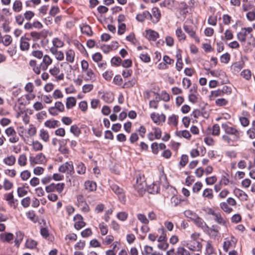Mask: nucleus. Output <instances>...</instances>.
<instances>
[{
  "label": "nucleus",
  "mask_w": 255,
  "mask_h": 255,
  "mask_svg": "<svg viewBox=\"0 0 255 255\" xmlns=\"http://www.w3.org/2000/svg\"><path fill=\"white\" fill-rule=\"evenodd\" d=\"M221 128L225 133L221 136V140L226 145L231 146H238L239 143L243 141L244 132L236 125L227 122L222 123Z\"/></svg>",
  "instance_id": "1"
},
{
  "label": "nucleus",
  "mask_w": 255,
  "mask_h": 255,
  "mask_svg": "<svg viewBox=\"0 0 255 255\" xmlns=\"http://www.w3.org/2000/svg\"><path fill=\"white\" fill-rule=\"evenodd\" d=\"M200 234L197 232L192 233L190 236V240L184 241L182 245L186 247L191 252V255L195 252H202V244L200 242Z\"/></svg>",
  "instance_id": "2"
},
{
  "label": "nucleus",
  "mask_w": 255,
  "mask_h": 255,
  "mask_svg": "<svg viewBox=\"0 0 255 255\" xmlns=\"http://www.w3.org/2000/svg\"><path fill=\"white\" fill-rule=\"evenodd\" d=\"M207 213L213 217L214 221L218 224L227 227L229 224V221L225 215H222L220 212H216L212 208L207 209Z\"/></svg>",
  "instance_id": "3"
},
{
  "label": "nucleus",
  "mask_w": 255,
  "mask_h": 255,
  "mask_svg": "<svg viewBox=\"0 0 255 255\" xmlns=\"http://www.w3.org/2000/svg\"><path fill=\"white\" fill-rule=\"evenodd\" d=\"M161 18V13L159 9L157 7H153L151 12L148 11H144V18L150 20L152 23H157Z\"/></svg>",
  "instance_id": "4"
},
{
  "label": "nucleus",
  "mask_w": 255,
  "mask_h": 255,
  "mask_svg": "<svg viewBox=\"0 0 255 255\" xmlns=\"http://www.w3.org/2000/svg\"><path fill=\"white\" fill-rule=\"evenodd\" d=\"M183 27L185 32L188 34L190 37L193 39L196 43L200 42V38L196 33L197 27L185 23L183 24Z\"/></svg>",
  "instance_id": "5"
},
{
  "label": "nucleus",
  "mask_w": 255,
  "mask_h": 255,
  "mask_svg": "<svg viewBox=\"0 0 255 255\" xmlns=\"http://www.w3.org/2000/svg\"><path fill=\"white\" fill-rule=\"evenodd\" d=\"M253 31V28L251 27L242 28L241 31L237 34L238 39L242 43H245L246 41L247 36L248 34H250L251 38H253L255 40V37L251 33Z\"/></svg>",
  "instance_id": "6"
},
{
  "label": "nucleus",
  "mask_w": 255,
  "mask_h": 255,
  "mask_svg": "<svg viewBox=\"0 0 255 255\" xmlns=\"http://www.w3.org/2000/svg\"><path fill=\"white\" fill-rule=\"evenodd\" d=\"M237 241V239L233 236H231L229 238H225L223 246L224 251L225 252H227L230 249L235 248L236 246Z\"/></svg>",
  "instance_id": "7"
},
{
  "label": "nucleus",
  "mask_w": 255,
  "mask_h": 255,
  "mask_svg": "<svg viewBox=\"0 0 255 255\" xmlns=\"http://www.w3.org/2000/svg\"><path fill=\"white\" fill-rule=\"evenodd\" d=\"M58 170L61 173H67L72 175L74 173V166L72 161L66 162L59 167Z\"/></svg>",
  "instance_id": "8"
},
{
  "label": "nucleus",
  "mask_w": 255,
  "mask_h": 255,
  "mask_svg": "<svg viewBox=\"0 0 255 255\" xmlns=\"http://www.w3.org/2000/svg\"><path fill=\"white\" fill-rule=\"evenodd\" d=\"M150 117L152 121L157 126L162 125L166 120V116L163 113L159 114L153 112L150 114Z\"/></svg>",
  "instance_id": "9"
},
{
  "label": "nucleus",
  "mask_w": 255,
  "mask_h": 255,
  "mask_svg": "<svg viewBox=\"0 0 255 255\" xmlns=\"http://www.w3.org/2000/svg\"><path fill=\"white\" fill-rule=\"evenodd\" d=\"M29 162L31 166L35 164H41L46 163V160L45 155L42 153L37 154L35 156H30Z\"/></svg>",
  "instance_id": "10"
},
{
  "label": "nucleus",
  "mask_w": 255,
  "mask_h": 255,
  "mask_svg": "<svg viewBox=\"0 0 255 255\" xmlns=\"http://www.w3.org/2000/svg\"><path fill=\"white\" fill-rule=\"evenodd\" d=\"M110 187L112 191L118 196L119 200L122 203L125 202L126 196L123 189L115 184H111Z\"/></svg>",
  "instance_id": "11"
},
{
  "label": "nucleus",
  "mask_w": 255,
  "mask_h": 255,
  "mask_svg": "<svg viewBox=\"0 0 255 255\" xmlns=\"http://www.w3.org/2000/svg\"><path fill=\"white\" fill-rule=\"evenodd\" d=\"M65 187L64 183H59L57 184L51 183L45 188V190L47 192H53L56 191L58 193H61Z\"/></svg>",
  "instance_id": "12"
},
{
  "label": "nucleus",
  "mask_w": 255,
  "mask_h": 255,
  "mask_svg": "<svg viewBox=\"0 0 255 255\" xmlns=\"http://www.w3.org/2000/svg\"><path fill=\"white\" fill-rule=\"evenodd\" d=\"M220 227L217 225H214L211 227L208 226V228H207L206 231L211 238L216 239L217 237L220 236Z\"/></svg>",
  "instance_id": "13"
},
{
  "label": "nucleus",
  "mask_w": 255,
  "mask_h": 255,
  "mask_svg": "<svg viewBox=\"0 0 255 255\" xmlns=\"http://www.w3.org/2000/svg\"><path fill=\"white\" fill-rule=\"evenodd\" d=\"M5 132L8 136H10L9 139V141L11 143H16L18 140L19 138L16 135V132L14 128L10 127L5 130Z\"/></svg>",
  "instance_id": "14"
},
{
  "label": "nucleus",
  "mask_w": 255,
  "mask_h": 255,
  "mask_svg": "<svg viewBox=\"0 0 255 255\" xmlns=\"http://www.w3.org/2000/svg\"><path fill=\"white\" fill-rule=\"evenodd\" d=\"M163 62L158 65V68L160 70H165L168 68V65L174 63V60L170 58L167 55H164L163 57Z\"/></svg>",
  "instance_id": "15"
},
{
  "label": "nucleus",
  "mask_w": 255,
  "mask_h": 255,
  "mask_svg": "<svg viewBox=\"0 0 255 255\" xmlns=\"http://www.w3.org/2000/svg\"><path fill=\"white\" fill-rule=\"evenodd\" d=\"M204 254L205 255H217L216 250L212 241L208 240L206 242Z\"/></svg>",
  "instance_id": "16"
},
{
  "label": "nucleus",
  "mask_w": 255,
  "mask_h": 255,
  "mask_svg": "<svg viewBox=\"0 0 255 255\" xmlns=\"http://www.w3.org/2000/svg\"><path fill=\"white\" fill-rule=\"evenodd\" d=\"M74 221L75 222L74 227L77 230H80L86 225L85 222L83 221V217L79 214H77L74 217Z\"/></svg>",
  "instance_id": "17"
},
{
  "label": "nucleus",
  "mask_w": 255,
  "mask_h": 255,
  "mask_svg": "<svg viewBox=\"0 0 255 255\" xmlns=\"http://www.w3.org/2000/svg\"><path fill=\"white\" fill-rule=\"evenodd\" d=\"M48 33V31L43 29L40 32L32 31L30 33V36L32 37L34 41H37L42 38H45Z\"/></svg>",
  "instance_id": "18"
},
{
  "label": "nucleus",
  "mask_w": 255,
  "mask_h": 255,
  "mask_svg": "<svg viewBox=\"0 0 255 255\" xmlns=\"http://www.w3.org/2000/svg\"><path fill=\"white\" fill-rule=\"evenodd\" d=\"M49 73L53 77H55L57 81L62 80L64 79V74L60 73L59 67L54 66L49 69Z\"/></svg>",
  "instance_id": "19"
},
{
  "label": "nucleus",
  "mask_w": 255,
  "mask_h": 255,
  "mask_svg": "<svg viewBox=\"0 0 255 255\" xmlns=\"http://www.w3.org/2000/svg\"><path fill=\"white\" fill-rule=\"evenodd\" d=\"M145 37L149 41H155L159 37L158 33L153 30L148 29H146Z\"/></svg>",
  "instance_id": "20"
},
{
  "label": "nucleus",
  "mask_w": 255,
  "mask_h": 255,
  "mask_svg": "<svg viewBox=\"0 0 255 255\" xmlns=\"http://www.w3.org/2000/svg\"><path fill=\"white\" fill-rule=\"evenodd\" d=\"M179 123V116L175 114H172L167 119V124L171 127L177 128Z\"/></svg>",
  "instance_id": "21"
},
{
  "label": "nucleus",
  "mask_w": 255,
  "mask_h": 255,
  "mask_svg": "<svg viewBox=\"0 0 255 255\" xmlns=\"http://www.w3.org/2000/svg\"><path fill=\"white\" fill-rule=\"evenodd\" d=\"M208 134L218 136L220 134V128L218 124H214L212 127H208L206 130Z\"/></svg>",
  "instance_id": "22"
},
{
  "label": "nucleus",
  "mask_w": 255,
  "mask_h": 255,
  "mask_svg": "<svg viewBox=\"0 0 255 255\" xmlns=\"http://www.w3.org/2000/svg\"><path fill=\"white\" fill-rule=\"evenodd\" d=\"M194 224L198 227L201 228L204 231L207 230V228H208V226L204 221V220L200 217L198 215L193 221Z\"/></svg>",
  "instance_id": "23"
},
{
  "label": "nucleus",
  "mask_w": 255,
  "mask_h": 255,
  "mask_svg": "<svg viewBox=\"0 0 255 255\" xmlns=\"http://www.w3.org/2000/svg\"><path fill=\"white\" fill-rule=\"evenodd\" d=\"M234 193L241 201H246L248 200V195L242 190L239 188H235Z\"/></svg>",
  "instance_id": "24"
},
{
  "label": "nucleus",
  "mask_w": 255,
  "mask_h": 255,
  "mask_svg": "<svg viewBox=\"0 0 255 255\" xmlns=\"http://www.w3.org/2000/svg\"><path fill=\"white\" fill-rule=\"evenodd\" d=\"M41 64V70L45 71L47 69L48 66L52 63V59L47 55L43 56Z\"/></svg>",
  "instance_id": "25"
},
{
  "label": "nucleus",
  "mask_w": 255,
  "mask_h": 255,
  "mask_svg": "<svg viewBox=\"0 0 255 255\" xmlns=\"http://www.w3.org/2000/svg\"><path fill=\"white\" fill-rule=\"evenodd\" d=\"M157 242L158 243L160 242L164 241L167 240V232L163 227H161L157 230Z\"/></svg>",
  "instance_id": "26"
},
{
  "label": "nucleus",
  "mask_w": 255,
  "mask_h": 255,
  "mask_svg": "<svg viewBox=\"0 0 255 255\" xmlns=\"http://www.w3.org/2000/svg\"><path fill=\"white\" fill-rule=\"evenodd\" d=\"M29 39L24 36L20 38V49L22 51H27L29 49Z\"/></svg>",
  "instance_id": "27"
},
{
  "label": "nucleus",
  "mask_w": 255,
  "mask_h": 255,
  "mask_svg": "<svg viewBox=\"0 0 255 255\" xmlns=\"http://www.w3.org/2000/svg\"><path fill=\"white\" fill-rule=\"evenodd\" d=\"M134 188L137 191L139 196H143V186L142 185V178L141 177L137 178L136 184L134 185Z\"/></svg>",
  "instance_id": "28"
},
{
  "label": "nucleus",
  "mask_w": 255,
  "mask_h": 255,
  "mask_svg": "<svg viewBox=\"0 0 255 255\" xmlns=\"http://www.w3.org/2000/svg\"><path fill=\"white\" fill-rule=\"evenodd\" d=\"M14 236L10 233H4L0 235V239L2 242L10 243L13 239Z\"/></svg>",
  "instance_id": "29"
},
{
  "label": "nucleus",
  "mask_w": 255,
  "mask_h": 255,
  "mask_svg": "<svg viewBox=\"0 0 255 255\" xmlns=\"http://www.w3.org/2000/svg\"><path fill=\"white\" fill-rule=\"evenodd\" d=\"M245 63L243 61H238L234 63L231 66V69L235 73L239 72L244 67Z\"/></svg>",
  "instance_id": "30"
},
{
  "label": "nucleus",
  "mask_w": 255,
  "mask_h": 255,
  "mask_svg": "<svg viewBox=\"0 0 255 255\" xmlns=\"http://www.w3.org/2000/svg\"><path fill=\"white\" fill-rule=\"evenodd\" d=\"M84 186L85 189L89 192L95 191L97 189V184L96 182L88 180L85 182Z\"/></svg>",
  "instance_id": "31"
},
{
  "label": "nucleus",
  "mask_w": 255,
  "mask_h": 255,
  "mask_svg": "<svg viewBox=\"0 0 255 255\" xmlns=\"http://www.w3.org/2000/svg\"><path fill=\"white\" fill-rule=\"evenodd\" d=\"M202 197L205 199L212 200L214 198L213 191L211 188H205L202 193Z\"/></svg>",
  "instance_id": "32"
},
{
  "label": "nucleus",
  "mask_w": 255,
  "mask_h": 255,
  "mask_svg": "<svg viewBox=\"0 0 255 255\" xmlns=\"http://www.w3.org/2000/svg\"><path fill=\"white\" fill-rule=\"evenodd\" d=\"M50 51L55 56L57 60L62 61L64 59V54L62 51H58L56 48H51Z\"/></svg>",
  "instance_id": "33"
},
{
  "label": "nucleus",
  "mask_w": 255,
  "mask_h": 255,
  "mask_svg": "<svg viewBox=\"0 0 255 255\" xmlns=\"http://www.w3.org/2000/svg\"><path fill=\"white\" fill-rule=\"evenodd\" d=\"M146 190L149 193L154 194L158 193L159 187L157 184L153 183L152 184L147 186Z\"/></svg>",
  "instance_id": "34"
},
{
  "label": "nucleus",
  "mask_w": 255,
  "mask_h": 255,
  "mask_svg": "<svg viewBox=\"0 0 255 255\" xmlns=\"http://www.w3.org/2000/svg\"><path fill=\"white\" fill-rule=\"evenodd\" d=\"M185 247L183 245L178 247L176 250V255H192L189 250H187Z\"/></svg>",
  "instance_id": "35"
},
{
  "label": "nucleus",
  "mask_w": 255,
  "mask_h": 255,
  "mask_svg": "<svg viewBox=\"0 0 255 255\" xmlns=\"http://www.w3.org/2000/svg\"><path fill=\"white\" fill-rule=\"evenodd\" d=\"M59 122L54 119L46 121L44 123L45 127L49 128H54L59 126Z\"/></svg>",
  "instance_id": "36"
},
{
  "label": "nucleus",
  "mask_w": 255,
  "mask_h": 255,
  "mask_svg": "<svg viewBox=\"0 0 255 255\" xmlns=\"http://www.w3.org/2000/svg\"><path fill=\"white\" fill-rule=\"evenodd\" d=\"M75 52L72 50L69 49L66 52V60L68 62L73 63L75 59Z\"/></svg>",
  "instance_id": "37"
},
{
  "label": "nucleus",
  "mask_w": 255,
  "mask_h": 255,
  "mask_svg": "<svg viewBox=\"0 0 255 255\" xmlns=\"http://www.w3.org/2000/svg\"><path fill=\"white\" fill-rule=\"evenodd\" d=\"M175 34L179 41H184L186 39V36L182 31L181 27H177L175 31Z\"/></svg>",
  "instance_id": "38"
},
{
  "label": "nucleus",
  "mask_w": 255,
  "mask_h": 255,
  "mask_svg": "<svg viewBox=\"0 0 255 255\" xmlns=\"http://www.w3.org/2000/svg\"><path fill=\"white\" fill-rule=\"evenodd\" d=\"M24 235V233L21 231H17L16 232V237L14 240V243L15 246H16L17 247H19L20 243H21L23 240Z\"/></svg>",
  "instance_id": "39"
},
{
  "label": "nucleus",
  "mask_w": 255,
  "mask_h": 255,
  "mask_svg": "<svg viewBox=\"0 0 255 255\" xmlns=\"http://www.w3.org/2000/svg\"><path fill=\"white\" fill-rule=\"evenodd\" d=\"M176 135L179 137H184L187 139H190L191 137L190 132L187 130L177 131L176 132Z\"/></svg>",
  "instance_id": "40"
},
{
  "label": "nucleus",
  "mask_w": 255,
  "mask_h": 255,
  "mask_svg": "<svg viewBox=\"0 0 255 255\" xmlns=\"http://www.w3.org/2000/svg\"><path fill=\"white\" fill-rule=\"evenodd\" d=\"M15 157L12 155L3 159L4 163L8 166L13 165L15 163Z\"/></svg>",
  "instance_id": "41"
},
{
  "label": "nucleus",
  "mask_w": 255,
  "mask_h": 255,
  "mask_svg": "<svg viewBox=\"0 0 255 255\" xmlns=\"http://www.w3.org/2000/svg\"><path fill=\"white\" fill-rule=\"evenodd\" d=\"M76 100L74 97H70L67 98L66 106L67 109H70L76 105Z\"/></svg>",
  "instance_id": "42"
},
{
  "label": "nucleus",
  "mask_w": 255,
  "mask_h": 255,
  "mask_svg": "<svg viewBox=\"0 0 255 255\" xmlns=\"http://www.w3.org/2000/svg\"><path fill=\"white\" fill-rule=\"evenodd\" d=\"M215 11V8H211V11L213 13V14L212 15H210L208 19V23L209 24L215 26L217 25V16H214V13Z\"/></svg>",
  "instance_id": "43"
},
{
  "label": "nucleus",
  "mask_w": 255,
  "mask_h": 255,
  "mask_svg": "<svg viewBox=\"0 0 255 255\" xmlns=\"http://www.w3.org/2000/svg\"><path fill=\"white\" fill-rule=\"evenodd\" d=\"M0 20L3 21L2 24V28L5 32H8L10 30V27L9 26V21L8 19L4 18L3 16H1Z\"/></svg>",
  "instance_id": "44"
},
{
  "label": "nucleus",
  "mask_w": 255,
  "mask_h": 255,
  "mask_svg": "<svg viewBox=\"0 0 255 255\" xmlns=\"http://www.w3.org/2000/svg\"><path fill=\"white\" fill-rule=\"evenodd\" d=\"M37 245L36 241L32 239H28L26 241L25 246L26 248L33 249L36 248Z\"/></svg>",
  "instance_id": "45"
},
{
  "label": "nucleus",
  "mask_w": 255,
  "mask_h": 255,
  "mask_svg": "<svg viewBox=\"0 0 255 255\" xmlns=\"http://www.w3.org/2000/svg\"><path fill=\"white\" fill-rule=\"evenodd\" d=\"M221 209L225 213L230 214L233 211V209L229 207L228 204L226 202H222L220 204Z\"/></svg>",
  "instance_id": "46"
},
{
  "label": "nucleus",
  "mask_w": 255,
  "mask_h": 255,
  "mask_svg": "<svg viewBox=\"0 0 255 255\" xmlns=\"http://www.w3.org/2000/svg\"><path fill=\"white\" fill-rule=\"evenodd\" d=\"M39 136L41 139L44 142H47L49 139V135L48 132L44 129L40 130Z\"/></svg>",
  "instance_id": "47"
},
{
  "label": "nucleus",
  "mask_w": 255,
  "mask_h": 255,
  "mask_svg": "<svg viewBox=\"0 0 255 255\" xmlns=\"http://www.w3.org/2000/svg\"><path fill=\"white\" fill-rule=\"evenodd\" d=\"M70 131L76 137H78L81 133V129L76 125L71 126Z\"/></svg>",
  "instance_id": "48"
},
{
  "label": "nucleus",
  "mask_w": 255,
  "mask_h": 255,
  "mask_svg": "<svg viewBox=\"0 0 255 255\" xmlns=\"http://www.w3.org/2000/svg\"><path fill=\"white\" fill-rule=\"evenodd\" d=\"M223 94L222 91L220 89H218L215 90L211 91L210 92V94L209 95V98L210 100H213L215 98L223 96Z\"/></svg>",
  "instance_id": "49"
},
{
  "label": "nucleus",
  "mask_w": 255,
  "mask_h": 255,
  "mask_svg": "<svg viewBox=\"0 0 255 255\" xmlns=\"http://www.w3.org/2000/svg\"><path fill=\"white\" fill-rule=\"evenodd\" d=\"M177 62L176 63V68L178 71H180L183 68V63L182 62V57L180 54L176 55Z\"/></svg>",
  "instance_id": "50"
},
{
  "label": "nucleus",
  "mask_w": 255,
  "mask_h": 255,
  "mask_svg": "<svg viewBox=\"0 0 255 255\" xmlns=\"http://www.w3.org/2000/svg\"><path fill=\"white\" fill-rule=\"evenodd\" d=\"M86 167L84 163L79 162L76 167V171L79 174H84L86 172Z\"/></svg>",
  "instance_id": "51"
},
{
  "label": "nucleus",
  "mask_w": 255,
  "mask_h": 255,
  "mask_svg": "<svg viewBox=\"0 0 255 255\" xmlns=\"http://www.w3.org/2000/svg\"><path fill=\"white\" fill-rule=\"evenodd\" d=\"M234 38L233 32L231 29H227L224 32V37L222 39L224 40H231Z\"/></svg>",
  "instance_id": "52"
},
{
  "label": "nucleus",
  "mask_w": 255,
  "mask_h": 255,
  "mask_svg": "<svg viewBox=\"0 0 255 255\" xmlns=\"http://www.w3.org/2000/svg\"><path fill=\"white\" fill-rule=\"evenodd\" d=\"M81 31L82 33L85 34L88 36H91L92 34L91 27L87 24L83 25L81 27Z\"/></svg>",
  "instance_id": "53"
},
{
  "label": "nucleus",
  "mask_w": 255,
  "mask_h": 255,
  "mask_svg": "<svg viewBox=\"0 0 255 255\" xmlns=\"http://www.w3.org/2000/svg\"><path fill=\"white\" fill-rule=\"evenodd\" d=\"M184 214L186 218L190 219L192 221H193L198 216L195 212L190 210H185L184 212Z\"/></svg>",
  "instance_id": "54"
},
{
  "label": "nucleus",
  "mask_w": 255,
  "mask_h": 255,
  "mask_svg": "<svg viewBox=\"0 0 255 255\" xmlns=\"http://www.w3.org/2000/svg\"><path fill=\"white\" fill-rule=\"evenodd\" d=\"M169 246L167 240H165L164 241L158 243L157 244V248L161 251H165L168 248Z\"/></svg>",
  "instance_id": "55"
},
{
  "label": "nucleus",
  "mask_w": 255,
  "mask_h": 255,
  "mask_svg": "<svg viewBox=\"0 0 255 255\" xmlns=\"http://www.w3.org/2000/svg\"><path fill=\"white\" fill-rule=\"evenodd\" d=\"M170 96L169 94L165 91H162L160 95V97H159L158 100H159V101L161 100L165 102H167L170 101Z\"/></svg>",
  "instance_id": "56"
},
{
  "label": "nucleus",
  "mask_w": 255,
  "mask_h": 255,
  "mask_svg": "<svg viewBox=\"0 0 255 255\" xmlns=\"http://www.w3.org/2000/svg\"><path fill=\"white\" fill-rule=\"evenodd\" d=\"M188 156L186 154H182L181 156L180 160L179 163V166L181 167H184L188 162Z\"/></svg>",
  "instance_id": "57"
},
{
  "label": "nucleus",
  "mask_w": 255,
  "mask_h": 255,
  "mask_svg": "<svg viewBox=\"0 0 255 255\" xmlns=\"http://www.w3.org/2000/svg\"><path fill=\"white\" fill-rule=\"evenodd\" d=\"M241 76L247 80L251 79L252 72L249 69H244L241 73Z\"/></svg>",
  "instance_id": "58"
},
{
  "label": "nucleus",
  "mask_w": 255,
  "mask_h": 255,
  "mask_svg": "<svg viewBox=\"0 0 255 255\" xmlns=\"http://www.w3.org/2000/svg\"><path fill=\"white\" fill-rule=\"evenodd\" d=\"M230 182L229 175L228 173H225L224 175H222L221 179L220 181V184L227 186Z\"/></svg>",
  "instance_id": "59"
},
{
  "label": "nucleus",
  "mask_w": 255,
  "mask_h": 255,
  "mask_svg": "<svg viewBox=\"0 0 255 255\" xmlns=\"http://www.w3.org/2000/svg\"><path fill=\"white\" fill-rule=\"evenodd\" d=\"M86 72L87 76L86 80H90L93 82L96 80L95 74L92 69H89Z\"/></svg>",
  "instance_id": "60"
},
{
  "label": "nucleus",
  "mask_w": 255,
  "mask_h": 255,
  "mask_svg": "<svg viewBox=\"0 0 255 255\" xmlns=\"http://www.w3.org/2000/svg\"><path fill=\"white\" fill-rule=\"evenodd\" d=\"M18 163L20 166H24L26 165L27 158L25 154H21L18 159Z\"/></svg>",
  "instance_id": "61"
},
{
  "label": "nucleus",
  "mask_w": 255,
  "mask_h": 255,
  "mask_svg": "<svg viewBox=\"0 0 255 255\" xmlns=\"http://www.w3.org/2000/svg\"><path fill=\"white\" fill-rule=\"evenodd\" d=\"M217 181V177L215 175L207 177L205 179V182L208 185H212L215 184Z\"/></svg>",
  "instance_id": "62"
},
{
  "label": "nucleus",
  "mask_w": 255,
  "mask_h": 255,
  "mask_svg": "<svg viewBox=\"0 0 255 255\" xmlns=\"http://www.w3.org/2000/svg\"><path fill=\"white\" fill-rule=\"evenodd\" d=\"M203 187V184L200 181L196 182L193 186L192 191L194 193H198Z\"/></svg>",
  "instance_id": "63"
},
{
  "label": "nucleus",
  "mask_w": 255,
  "mask_h": 255,
  "mask_svg": "<svg viewBox=\"0 0 255 255\" xmlns=\"http://www.w3.org/2000/svg\"><path fill=\"white\" fill-rule=\"evenodd\" d=\"M247 18L249 21L255 20V7H254L252 10L247 13Z\"/></svg>",
  "instance_id": "64"
}]
</instances>
